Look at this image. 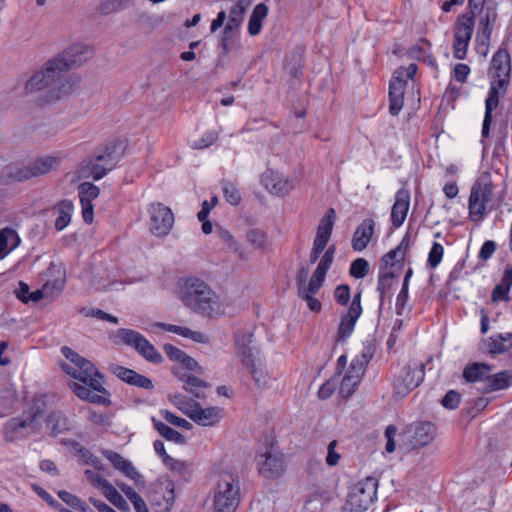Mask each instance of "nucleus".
<instances>
[{
  "instance_id": "864d4df0",
  "label": "nucleus",
  "mask_w": 512,
  "mask_h": 512,
  "mask_svg": "<svg viewBox=\"0 0 512 512\" xmlns=\"http://www.w3.org/2000/svg\"><path fill=\"white\" fill-rule=\"evenodd\" d=\"M360 382L361 381H356L352 375L346 373L340 383L339 394L343 398L350 397L355 392V389L360 384Z\"/></svg>"
},
{
  "instance_id": "393cba45",
  "label": "nucleus",
  "mask_w": 512,
  "mask_h": 512,
  "mask_svg": "<svg viewBox=\"0 0 512 512\" xmlns=\"http://www.w3.org/2000/svg\"><path fill=\"white\" fill-rule=\"evenodd\" d=\"M174 374L184 382L183 388L186 391L192 393L196 398H205V390L210 386L206 381L189 373L178 374L174 372Z\"/></svg>"
},
{
  "instance_id": "49530a36",
  "label": "nucleus",
  "mask_w": 512,
  "mask_h": 512,
  "mask_svg": "<svg viewBox=\"0 0 512 512\" xmlns=\"http://www.w3.org/2000/svg\"><path fill=\"white\" fill-rule=\"evenodd\" d=\"M78 193L80 201L92 203L99 196L100 189L91 182H83L78 187Z\"/></svg>"
},
{
  "instance_id": "c9c22d12",
  "label": "nucleus",
  "mask_w": 512,
  "mask_h": 512,
  "mask_svg": "<svg viewBox=\"0 0 512 512\" xmlns=\"http://www.w3.org/2000/svg\"><path fill=\"white\" fill-rule=\"evenodd\" d=\"M250 4V0H237L229 11L228 22L225 25H230L232 28L239 30L244 19V14Z\"/></svg>"
},
{
  "instance_id": "6ab92c4d",
  "label": "nucleus",
  "mask_w": 512,
  "mask_h": 512,
  "mask_svg": "<svg viewBox=\"0 0 512 512\" xmlns=\"http://www.w3.org/2000/svg\"><path fill=\"white\" fill-rule=\"evenodd\" d=\"M413 436L411 444L413 448L428 445L436 435V426L430 421H420L411 425Z\"/></svg>"
},
{
  "instance_id": "0eeeda50",
  "label": "nucleus",
  "mask_w": 512,
  "mask_h": 512,
  "mask_svg": "<svg viewBox=\"0 0 512 512\" xmlns=\"http://www.w3.org/2000/svg\"><path fill=\"white\" fill-rule=\"evenodd\" d=\"M377 488V479L366 477L349 492L341 512H364L376 498Z\"/></svg>"
},
{
  "instance_id": "8fccbe9b",
  "label": "nucleus",
  "mask_w": 512,
  "mask_h": 512,
  "mask_svg": "<svg viewBox=\"0 0 512 512\" xmlns=\"http://www.w3.org/2000/svg\"><path fill=\"white\" fill-rule=\"evenodd\" d=\"M46 410V402L43 397L34 398L27 412H24L29 419H33L34 424H38V419Z\"/></svg>"
},
{
  "instance_id": "680f3d73",
  "label": "nucleus",
  "mask_w": 512,
  "mask_h": 512,
  "mask_svg": "<svg viewBox=\"0 0 512 512\" xmlns=\"http://www.w3.org/2000/svg\"><path fill=\"white\" fill-rule=\"evenodd\" d=\"M85 475L91 484L97 488H100L103 493L107 490L108 487L112 485L107 479L91 470H86Z\"/></svg>"
},
{
  "instance_id": "5701e85b",
  "label": "nucleus",
  "mask_w": 512,
  "mask_h": 512,
  "mask_svg": "<svg viewBox=\"0 0 512 512\" xmlns=\"http://www.w3.org/2000/svg\"><path fill=\"white\" fill-rule=\"evenodd\" d=\"M492 371V365L482 362H473L467 364L463 370V378L468 383L486 381L489 373Z\"/></svg>"
},
{
  "instance_id": "412c9836",
  "label": "nucleus",
  "mask_w": 512,
  "mask_h": 512,
  "mask_svg": "<svg viewBox=\"0 0 512 512\" xmlns=\"http://www.w3.org/2000/svg\"><path fill=\"white\" fill-rule=\"evenodd\" d=\"M406 84V80L400 76L395 77L389 84V112L393 116L398 115L403 107Z\"/></svg>"
},
{
  "instance_id": "6e6552de",
  "label": "nucleus",
  "mask_w": 512,
  "mask_h": 512,
  "mask_svg": "<svg viewBox=\"0 0 512 512\" xmlns=\"http://www.w3.org/2000/svg\"><path fill=\"white\" fill-rule=\"evenodd\" d=\"M424 377V363H408L395 376L393 390L396 395L405 397L423 382Z\"/></svg>"
},
{
  "instance_id": "774afa93",
  "label": "nucleus",
  "mask_w": 512,
  "mask_h": 512,
  "mask_svg": "<svg viewBox=\"0 0 512 512\" xmlns=\"http://www.w3.org/2000/svg\"><path fill=\"white\" fill-rule=\"evenodd\" d=\"M316 293H310L307 290H303L298 293L299 297L304 299L309 307V309L313 312H319L322 308L321 302L314 297Z\"/></svg>"
},
{
  "instance_id": "39448f33",
  "label": "nucleus",
  "mask_w": 512,
  "mask_h": 512,
  "mask_svg": "<svg viewBox=\"0 0 512 512\" xmlns=\"http://www.w3.org/2000/svg\"><path fill=\"white\" fill-rule=\"evenodd\" d=\"M123 150L120 141H110L96 148L93 156L83 161L82 169L94 180H100L114 169L123 155Z\"/></svg>"
},
{
  "instance_id": "2f4dec72",
  "label": "nucleus",
  "mask_w": 512,
  "mask_h": 512,
  "mask_svg": "<svg viewBox=\"0 0 512 512\" xmlns=\"http://www.w3.org/2000/svg\"><path fill=\"white\" fill-rule=\"evenodd\" d=\"M268 11V6L265 3H259L254 7L248 21L247 30L249 35L256 36L261 32L262 23L267 17Z\"/></svg>"
},
{
  "instance_id": "4468645a",
  "label": "nucleus",
  "mask_w": 512,
  "mask_h": 512,
  "mask_svg": "<svg viewBox=\"0 0 512 512\" xmlns=\"http://www.w3.org/2000/svg\"><path fill=\"white\" fill-rule=\"evenodd\" d=\"M494 77L497 78L499 88H507L511 75V59L506 49L499 48L491 60Z\"/></svg>"
},
{
  "instance_id": "e2e57ef3",
  "label": "nucleus",
  "mask_w": 512,
  "mask_h": 512,
  "mask_svg": "<svg viewBox=\"0 0 512 512\" xmlns=\"http://www.w3.org/2000/svg\"><path fill=\"white\" fill-rule=\"evenodd\" d=\"M335 301L344 306L347 305L350 300V287L347 284L338 285L334 290Z\"/></svg>"
},
{
  "instance_id": "f03ea898",
  "label": "nucleus",
  "mask_w": 512,
  "mask_h": 512,
  "mask_svg": "<svg viewBox=\"0 0 512 512\" xmlns=\"http://www.w3.org/2000/svg\"><path fill=\"white\" fill-rule=\"evenodd\" d=\"M493 187L491 175L488 172L482 174L472 185L468 210L469 217L473 222L483 221L489 212L501 206L503 195L501 194L495 199Z\"/></svg>"
},
{
  "instance_id": "20e7f679",
  "label": "nucleus",
  "mask_w": 512,
  "mask_h": 512,
  "mask_svg": "<svg viewBox=\"0 0 512 512\" xmlns=\"http://www.w3.org/2000/svg\"><path fill=\"white\" fill-rule=\"evenodd\" d=\"M61 351L65 358L74 364V366L68 363L61 364L62 370L67 375L80 380L83 384L91 387L93 391L108 394V390L103 386L104 375L98 371L91 361L67 346H63Z\"/></svg>"
},
{
  "instance_id": "37998d69",
  "label": "nucleus",
  "mask_w": 512,
  "mask_h": 512,
  "mask_svg": "<svg viewBox=\"0 0 512 512\" xmlns=\"http://www.w3.org/2000/svg\"><path fill=\"white\" fill-rule=\"evenodd\" d=\"M117 337L122 343L127 346H131L136 350L144 336L138 331L120 328L117 330Z\"/></svg>"
},
{
  "instance_id": "4c0bfd02",
  "label": "nucleus",
  "mask_w": 512,
  "mask_h": 512,
  "mask_svg": "<svg viewBox=\"0 0 512 512\" xmlns=\"http://www.w3.org/2000/svg\"><path fill=\"white\" fill-rule=\"evenodd\" d=\"M512 348V333H501L489 339V352L502 354Z\"/></svg>"
},
{
  "instance_id": "58836bf2",
  "label": "nucleus",
  "mask_w": 512,
  "mask_h": 512,
  "mask_svg": "<svg viewBox=\"0 0 512 512\" xmlns=\"http://www.w3.org/2000/svg\"><path fill=\"white\" fill-rule=\"evenodd\" d=\"M58 217L55 220V229L62 231L66 228L71 221V212L73 210V204L69 200H62L57 205Z\"/></svg>"
},
{
  "instance_id": "338daca9",
  "label": "nucleus",
  "mask_w": 512,
  "mask_h": 512,
  "mask_svg": "<svg viewBox=\"0 0 512 512\" xmlns=\"http://www.w3.org/2000/svg\"><path fill=\"white\" fill-rule=\"evenodd\" d=\"M337 380L332 378L321 385L318 390V397L322 400L328 399L336 390Z\"/></svg>"
},
{
  "instance_id": "c03bdc74",
  "label": "nucleus",
  "mask_w": 512,
  "mask_h": 512,
  "mask_svg": "<svg viewBox=\"0 0 512 512\" xmlns=\"http://www.w3.org/2000/svg\"><path fill=\"white\" fill-rule=\"evenodd\" d=\"M500 89L501 88L498 87V81L491 83L488 96L485 100V114L492 115L493 111L498 107ZM503 89L506 90V88Z\"/></svg>"
},
{
  "instance_id": "09e8293b",
  "label": "nucleus",
  "mask_w": 512,
  "mask_h": 512,
  "mask_svg": "<svg viewBox=\"0 0 512 512\" xmlns=\"http://www.w3.org/2000/svg\"><path fill=\"white\" fill-rule=\"evenodd\" d=\"M47 428L51 430L54 435H57L66 429V419L63 418L60 412H52L46 419Z\"/></svg>"
},
{
  "instance_id": "7c9ffc66",
  "label": "nucleus",
  "mask_w": 512,
  "mask_h": 512,
  "mask_svg": "<svg viewBox=\"0 0 512 512\" xmlns=\"http://www.w3.org/2000/svg\"><path fill=\"white\" fill-rule=\"evenodd\" d=\"M335 218V210L333 208H329L324 214V216L320 219L319 225L317 227L315 240L326 243L329 242L333 226L335 223Z\"/></svg>"
},
{
  "instance_id": "f3484780",
  "label": "nucleus",
  "mask_w": 512,
  "mask_h": 512,
  "mask_svg": "<svg viewBox=\"0 0 512 512\" xmlns=\"http://www.w3.org/2000/svg\"><path fill=\"white\" fill-rule=\"evenodd\" d=\"M410 207V192L406 188L399 189L391 209V222L395 228L400 227L407 216Z\"/></svg>"
},
{
  "instance_id": "f704fd0d",
  "label": "nucleus",
  "mask_w": 512,
  "mask_h": 512,
  "mask_svg": "<svg viewBox=\"0 0 512 512\" xmlns=\"http://www.w3.org/2000/svg\"><path fill=\"white\" fill-rule=\"evenodd\" d=\"M17 401V392L14 387H0V416L9 414L15 408Z\"/></svg>"
},
{
  "instance_id": "4d7b16f0",
  "label": "nucleus",
  "mask_w": 512,
  "mask_h": 512,
  "mask_svg": "<svg viewBox=\"0 0 512 512\" xmlns=\"http://www.w3.org/2000/svg\"><path fill=\"white\" fill-rule=\"evenodd\" d=\"M103 494L114 506H116L120 510L128 509V504L126 500L113 485L108 487Z\"/></svg>"
},
{
  "instance_id": "7ed1b4c3",
  "label": "nucleus",
  "mask_w": 512,
  "mask_h": 512,
  "mask_svg": "<svg viewBox=\"0 0 512 512\" xmlns=\"http://www.w3.org/2000/svg\"><path fill=\"white\" fill-rule=\"evenodd\" d=\"M181 299L185 306L204 317H213L219 309L215 292L197 278L187 280L181 291Z\"/></svg>"
},
{
  "instance_id": "de8ad7c7",
  "label": "nucleus",
  "mask_w": 512,
  "mask_h": 512,
  "mask_svg": "<svg viewBox=\"0 0 512 512\" xmlns=\"http://www.w3.org/2000/svg\"><path fill=\"white\" fill-rule=\"evenodd\" d=\"M243 366H245L249 370L255 384L258 387L266 386L267 376L265 371L261 368V366L257 364V358H252L251 364H243Z\"/></svg>"
},
{
  "instance_id": "69168bd1",
  "label": "nucleus",
  "mask_w": 512,
  "mask_h": 512,
  "mask_svg": "<svg viewBox=\"0 0 512 512\" xmlns=\"http://www.w3.org/2000/svg\"><path fill=\"white\" fill-rule=\"evenodd\" d=\"M469 42V40L454 38L453 54L456 59H465Z\"/></svg>"
},
{
  "instance_id": "2eb2a0df",
  "label": "nucleus",
  "mask_w": 512,
  "mask_h": 512,
  "mask_svg": "<svg viewBox=\"0 0 512 512\" xmlns=\"http://www.w3.org/2000/svg\"><path fill=\"white\" fill-rule=\"evenodd\" d=\"M110 371L120 380L129 384L131 386H135L137 388H141L147 391H152L154 389L153 381L136 372L133 369H129L120 365H112L110 367Z\"/></svg>"
},
{
  "instance_id": "9d476101",
  "label": "nucleus",
  "mask_w": 512,
  "mask_h": 512,
  "mask_svg": "<svg viewBox=\"0 0 512 512\" xmlns=\"http://www.w3.org/2000/svg\"><path fill=\"white\" fill-rule=\"evenodd\" d=\"M475 17H478L477 39L481 45L490 43L494 25L498 19L497 3L484 1L475 9Z\"/></svg>"
},
{
  "instance_id": "ea45409f",
  "label": "nucleus",
  "mask_w": 512,
  "mask_h": 512,
  "mask_svg": "<svg viewBox=\"0 0 512 512\" xmlns=\"http://www.w3.org/2000/svg\"><path fill=\"white\" fill-rule=\"evenodd\" d=\"M136 351L148 362L153 364H161L163 362L162 355L156 350L153 344H151L145 337L139 343Z\"/></svg>"
},
{
  "instance_id": "4be33fe9",
  "label": "nucleus",
  "mask_w": 512,
  "mask_h": 512,
  "mask_svg": "<svg viewBox=\"0 0 512 512\" xmlns=\"http://www.w3.org/2000/svg\"><path fill=\"white\" fill-rule=\"evenodd\" d=\"M373 354L374 349L372 346H364L361 355L351 361L347 374L352 375L356 381H361Z\"/></svg>"
},
{
  "instance_id": "a878e982",
  "label": "nucleus",
  "mask_w": 512,
  "mask_h": 512,
  "mask_svg": "<svg viewBox=\"0 0 512 512\" xmlns=\"http://www.w3.org/2000/svg\"><path fill=\"white\" fill-rule=\"evenodd\" d=\"M474 25V11L469 10V12L460 15L455 26L454 38L470 41L473 34Z\"/></svg>"
},
{
  "instance_id": "c756f323",
  "label": "nucleus",
  "mask_w": 512,
  "mask_h": 512,
  "mask_svg": "<svg viewBox=\"0 0 512 512\" xmlns=\"http://www.w3.org/2000/svg\"><path fill=\"white\" fill-rule=\"evenodd\" d=\"M512 386V370H503L487 377L485 392L504 390Z\"/></svg>"
},
{
  "instance_id": "13d9d810",
  "label": "nucleus",
  "mask_w": 512,
  "mask_h": 512,
  "mask_svg": "<svg viewBox=\"0 0 512 512\" xmlns=\"http://www.w3.org/2000/svg\"><path fill=\"white\" fill-rule=\"evenodd\" d=\"M443 254V246L438 242H434L428 254L427 266H429L431 269H435L442 261Z\"/></svg>"
},
{
  "instance_id": "5fc2aeb1",
  "label": "nucleus",
  "mask_w": 512,
  "mask_h": 512,
  "mask_svg": "<svg viewBox=\"0 0 512 512\" xmlns=\"http://www.w3.org/2000/svg\"><path fill=\"white\" fill-rule=\"evenodd\" d=\"M326 274L327 272L322 270V268L316 267L305 290L310 293H317L325 281Z\"/></svg>"
},
{
  "instance_id": "603ef678",
  "label": "nucleus",
  "mask_w": 512,
  "mask_h": 512,
  "mask_svg": "<svg viewBox=\"0 0 512 512\" xmlns=\"http://www.w3.org/2000/svg\"><path fill=\"white\" fill-rule=\"evenodd\" d=\"M222 190L224 197L229 204L233 206L240 204L242 200L241 193L234 184L228 181L223 182Z\"/></svg>"
},
{
  "instance_id": "f257e3e1",
  "label": "nucleus",
  "mask_w": 512,
  "mask_h": 512,
  "mask_svg": "<svg viewBox=\"0 0 512 512\" xmlns=\"http://www.w3.org/2000/svg\"><path fill=\"white\" fill-rule=\"evenodd\" d=\"M92 57L91 48L83 43H75L50 59L44 68L34 73L26 82V93L40 92L46 102L59 100L68 94L77 81L66 76L70 69L80 66Z\"/></svg>"
},
{
  "instance_id": "052dcab7",
  "label": "nucleus",
  "mask_w": 512,
  "mask_h": 512,
  "mask_svg": "<svg viewBox=\"0 0 512 512\" xmlns=\"http://www.w3.org/2000/svg\"><path fill=\"white\" fill-rule=\"evenodd\" d=\"M160 414L163 418L170 424L181 427L183 429L190 430L192 428V424L184 418H181L169 410H161Z\"/></svg>"
},
{
  "instance_id": "423d86ee",
  "label": "nucleus",
  "mask_w": 512,
  "mask_h": 512,
  "mask_svg": "<svg viewBox=\"0 0 512 512\" xmlns=\"http://www.w3.org/2000/svg\"><path fill=\"white\" fill-rule=\"evenodd\" d=\"M240 503L239 477L233 473L221 474L214 490L215 512H234Z\"/></svg>"
},
{
  "instance_id": "ddd939ff",
  "label": "nucleus",
  "mask_w": 512,
  "mask_h": 512,
  "mask_svg": "<svg viewBox=\"0 0 512 512\" xmlns=\"http://www.w3.org/2000/svg\"><path fill=\"white\" fill-rule=\"evenodd\" d=\"M101 453L116 470L120 471L127 478L133 480L137 486L144 485L145 481L143 476L137 471L131 461L125 459L121 454L109 449H103Z\"/></svg>"
},
{
  "instance_id": "1a4fd4ad",
  "label": "nucleus",
  "mask_w": 512,
  "mask_h": 512,
  "mask_svg": "<svg viewBox=\"0 0 512 512\" xmlns=\"http://www.w3.org/2000/svg\"><path fill=\"white\" fill-rule=\"evenodd\" d=\"M257 465L259 474L268 480L278 479L285 472L284 455L273 443L259 453Z\"/></svg>"
},
{
  "instance_id": "bf43d9fd",
  "label": "nucleus",
  "mask_w": 512,
  "mask_h": 512,
  "mask_svg": "<svg viewBox=\"0 0 512 512\" xmlns=\"http://www.w3.org/2000/svg\"><path fill=\"white\" fill-rule=\"evenodd\" d=\"M401 261H404V259H400L399 254L394 249H392L381 257L379 270L389 271V269L393 268L397 263Z\"/></svg>"
},
{
  "instance_id": "3c124183",
  "label": "nucleus",
  "mask_w": 512,
  "mask_h": 512,
  "mask_svg": "<svg viewBox=\"0 0 512 512\" xmlns=\"http://www.w3.org/2000/svg\"><path fill=\"white\" fill-rule=\"evenodd\" d=\"M369 272V263L364 258H357L354 260L349 269V273L356 279L364 278Z\"/></svg>"
},
{
  "instance_id": "dca6fc26",
  "label": "nucleus",
  "mask_w": 512,
  "mask_h": 512,
  "mask_svg": "<svg viewBox=\"0 0 512 512\" xmlns=\"http://www.w3.org/2000/svg\"><path fill=\"white\" fill-rule=\"evenodd\" d=\"M39 424H34L33 419L23 413L22 416L9 419L3 429L4 437L7 441L12 442L22 435V430L30 429L31 432L37 431Z\"/></svg>"
},
{
  "instance_id": "f8f14e48",
  "label": "nucleus",
  "mask_w": 512,
  "mask_h": 512,
  "mask_svg": "<svg viewBox=\"0 0 512 512\" xmlns=\"http://www.w3.org/2000/svg\"><path fill=\"white\" fill-rule=\"evenodd\" d=\"M187 407L179 409L192 421L201 426H214L223 418V409L220 407L203 408L200 403L190 400Z\"/></svg>"
},
{
  "instance_id": "a19ab883",
  "label": "nucleus",
  "mask_w": 512,
  "mask_h": 512,
  "mask_svg": "<svg viewBox=\"0 0 512 512\" xmlns=\"http://www.w3.org/2000/svg\"><path fill=\"white\" fill-rule=\"evenodd\" d=\"M396 277L397 274L394 271H379L377 291L379 292L380 308H382L385 296L390 291Z\"/></svg>"
},
{
  "instance_id": "aec40b11",
  "label": "nucleus",
  "mask_w": 512,
  "mask_h": 512,
  "mask_svg": "<svg viewBox=\"0 0 512 512\" xmlns=\"http://www.w3.org/2000/svg\"><path fill=\"white\" fill-rule=\"evenodd\" d=\"M251 333L237 332L235 333V346L237 348V354L241 357L242 364H251L252 358H257L258 350L251 346L252 344Z\"/></svg>"
},
{
  "instance_id": "79ce46f5",
  "label": "nucleus",
  "mask_w": 512,
  "mask_h": 512,
  "mask_svg": "<svg viewBox=\"0 0 512 512\" xmlns=\"http://www.w3.org/2000/svg\"><path fill=\"white\" fill-rule=\"evenodd\" d=\"M238 29L232 28L230 25H225L221 33L220 47L225 54H229L235 48V38Z\"/></svg>"
},
{
  "instance_id": "72a5a7b5",
  "label": "nucleus",
  "mask_w": 512,
  "mask_h": 512,
  "mask_svg": "<svg viewBox=\"0 0 512 512\" xmlns=\"http://www.w3.org/2000/svg\"><path fill=\"white\" fill-rule=\"evenodd\" d=\"M156 325L168 332H172L182 337L191 339L197 343H206L208 341V337L204 333L193 331L187 327L166 323H157Z\"/></svg>"
},
{
  "instance_id": "c85d7f7f",
  "label": "nucleus",
  "mask_w": 512,
  "mask_h": 512,
  "mask_svg": "<svg viewBox=\"0 0 512 512\" xmlns=\"http://www.w3.org/2000/svg\"><path fill=\"white\" fill-rule=\"evenodd\" d=\"M361 314L347 310L345 314L341 316L340 323L337 331V341L344 343L347 338L351 336L354 331L357 320Z\"/></svg>"
},
{
  "instance_id": "b1692460",
  "label": "nucleus",
  "mask_w": 512,
  "mask_h": 512,
  "mask_svg": "<svg viewBox=\"0 0 512 512\" xmlns=\"http://www.w3.org/2000/svg\"><path fill=\"white\" fill-rule=\"evenodd\" d=\"M30 170L28 165H8L6 166L0 176L2 184H10L13 182H23L31 179Z\"/></svg>"
},
{
  "instance_id": "bb28decb",
  "label": "nucleus",
  "mask_w": 512,
  "mask_h": 512,
  "mask_svg": "<svg viewBox=\"0 0 512 512\" xmlns=\"http://www.w3.org/2000/svg\"><path fill=\"white\" fill-rule=\"evenodd\" d=\"M60 160L54 156H46L38 158L28 164L30 175L32 178L39 177L59 166Z\"/></svg>"
},
{
  "instance_id": "a211bd4d",
  "label": "nucleus",
  "mask_w": 512,
  "mask_h": 512,
  "mask_svg": "<svg viewBox=\"0 0 512 512\" xmlns=\"http://www.w3.org/2000/svg\"><path fill=\"white\" fill-rule=\"evenodd\" d=\"M375 221L371 218L364 219L355 229L351 246L354 251H363L367 248L374 235Z\"/></svg>"
},
{
  "instance_id": "9b49d317",
  "label": "nucleus",
  "mask_w": 512,
  "mask_h": 512,
  "mask_svg": "<svg viewBox=\"0 0 512 512\" xmlns=\"http://www.w3.org/2000/svg\"><path fill=\"white\" fill-rule=\"evenodd\" d=\"M150 231L153 235L163 237L169 234L174 225L172 210L163 203L154 202L149 205Z\"/></svg>"
},
{
  "instance_id": "6e6d98bb",
  "label": "nucleus",
  "mask_w": 512,
  "mask_h": 512,
  "mask_svg": "<svg viewBox=\"0 0 512 512\" xmlns=\"http://www.w3.org/2000/svg\"><path fill=\"white\" fill-rule=\"evenodd\" d=\"M247 239L255 249H262L267 243V234L261 229H251L247 232Z\"/></svg>"
},
{
  "instance_id": "e433bc0d",
  "label": "nucleus",
  "mask_w": 512,
  "mask_h": 512,
  "mask_svg": "<svg viewBox=\"0 0 512 512\" xmlns=\"http://www.w3.org/2000/svg\"><path fill=\"white\" fill-rule=\"evenodd\" d=\"M151 420L156 431L166 440L172 441L176 444L186 443L185 436L178 432L177 430L171 428L170 426L166 425L165 423L156 419L155 417H152Z\"/></svg>"
},
{
  "instance_id": "a18cd8bd",
  "label": "nucleus",
  "mask_w": 512,
  "mask_h": 512,
  "mask_svg": "<svg viewBox=\"0 0 512 512\" xmlns=\"http://www.w3.org/2000/svg\"><path fill=\"white\" fill-rule=\"evenodd\" d=\"M57 495L63 502L74 509H79L81 512H92L86 503H84L79 497L65 490L58 491Z\"/></svg>"
},
{
  "instance_id": "cd10ccee",
  "label": "nucleus",
  "mask_w": 512,
  "mask_h": 512,
  "mask_svg": "<svg viewBox=\"0 0 512 512\" xmlns=\"http://www.w3.org/2000/svg\"><path fill=\"white\" fill-rule=\"evenodd\" d=\"M21 239L13 228L5 227L0 230V259L7 256L12 250L17 248Z\"/></svg>"
},
{
  "instance_id": "0e129e2a",
  "label": "nucleus",
  "mask_w": 512,
  "mask_h": 512,
  "mask_svg": "<svg viewBox=\"0 0 512 512\" xmlns=\"http://www.w3.org/2000/svg\"><path fill=\"white\" fill-rule=\"evenodd\" d=\"M461 400V395L455 391H448L441 400V404L447 409H456Z\"/></svg>"
},
{
  "instance_id": "473e14b6",
  "label": "nucleus",
  "mask_w": 512,
  "mask_h": 512,
  "mask_svg": "<svg viewBox=\"0 0 512 512\" xmlns=\"http://www.w3.org/2000/svg\"><path fill=\"white\" fill-rule=\"evenodd\" d=\"M156 325L168 332H172L182 337L191 339L197 343H206L208 341V337L204 333L193 331L187 327L166 323H157Z\"/></svg>"
}]
</instances>
